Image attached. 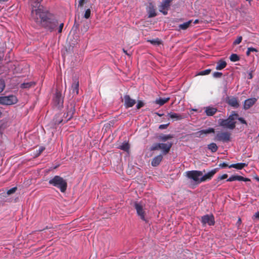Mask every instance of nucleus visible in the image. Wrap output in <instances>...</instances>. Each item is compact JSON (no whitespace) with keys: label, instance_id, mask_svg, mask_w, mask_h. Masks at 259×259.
Here are the masks:
<instances>
[{"label":"nucleus","instance_id":"obj_1","mask_svg":"<svg viewBox=\"0 0 259 259\" xmlns=\"http://www.w3.org/2000/svg\"><path fill=\"white\" fill-rule=\"evenodd\" d=\"M31 19L36 24L40 25L51 31L58 25L57 20L50 13L44 9L43 7L32 9Z\"/></svg>","mask_w":259,"mask_h":259},{"label":"nucleus","instance_id":"obj_2","mask_svg":"<svg viewBox=\"0 0 259 259\" xmlns=\"http://www.w3.org/2000/svg\"><path fill=\"white\" fill-rule=\"evenodd\" d=\"M238 117V114L234 112L227 119H220L219 120V125L226 128L233 130L236 126V121L235 120Z\"/></svg>","mask_w":259,"mask_h":259},{"label":"nucleus","instance_id":"obj_3","mask_svg":"<svg viewBox=\"0 0 259 259\" xmlns=\"http://www.w3.org/2000/svg\"><path fill=\"white\" fill-rule=\"evenodd\" d=\"M50 185L59 189L61 192H65L67 189V183L65 180L59 176H55L49 181Z\"/></svg>","mask_w":259,"mask_h":259},{"label":"nucleus","instance_id":"obj_4","mask_svg":"<svg viewBox=\"0 0 259 259\" xmlns=\"http://www.w3.org/2000/svg\"><path fill=\"white\" fill-rule=\"evenodd\" d=\"M202 175V171L199 170H190L185 172L186 177L194 182L196 184H199L201 183L200 177Z\"/></svg>","mask_w":259,"mask_h":259},{"label":"nucleus","instance_id":"obj_5","mask_svg":"<svg viewBox=\"0 0 259 259\" xmlns=\"http://www.w3.org/2000/svg\"><path fill=\"white\" fill-rule=\"evenodd\" d=\"M231 134L228 132H218L214 138V140L223 142H228L230 141Z\"/></svg>","mask_w":259,"mask_h":259},{"label":"nucleus","instance_id":"obj_6","mask_svg":"<svg viewBox=\"0 0 259 259\" xmlns=\"http://www.w3.org/2000/svg\"><path fill=\"white\" fill-rule=\"evenodd\" d=\"M17 101V98L13 95L0 97V104L3 105H12Z\"/></svg>","mask_w":259,"mask_h":259},{"label":"nucleus","instance_id":"obj_7","mask_svg":"<svg viewBox=\"0 0 259 259\" xmlns=\"http://www.w3.org/2000/svg\"><path fill=\"white\" fill-rule=\"evenodd\" d=\"M134 207L136 210L137 214L140 217L141 219L145 222H147L145 218V211L144 209L143 205L141 203L136 202L134 203Z\"/></svg>","mask_w":259,"mask_h":259},{"label":"nucleus","instance_id":"obj_8","mask_svg":"<svg viewBox=\"0 0 259 259\" xmlns=\"http://www.w3.org/2000/svg\"><path fill=\"white\" fill-rule=\"evenodd\" d=\"M54 105L59 108L63 106V99L60 92L57 90L53 98Z\"/></svg>","mask_w":259,"mask_h":259},{"label":"nucleus","instance_id":"obj_9","mask_svg":"<svg viewBox=\"0 0 259 259\" xmlns=\"http://www.w3.org/2000/svg\"><path fill=\"white\" fill-rule=\"evenodd\" d=\"M171 1L172 0H163L161 3L160 5L159 6V10L163 15H166L167 14V11L169 9Z\"/></svg>","mask_w":259,"mask_h":259},{"label":"nucleus","instance_id":"obj_10","mask_svg":"<svg viewBox=\"0 0 259 259\" xmlns=\"http://www.w3.org/2000/svg\"><path fill=\"white\" fill-rule=\"evenodd\" d=\"M75 112V105L73 103H70L67 106V112L64 114V118L66 119V121L71 119L74 114Z\"/></svg>","mask_w":259,"mask_h":259},{"label":"nucleus","instance_id":"obj_11","mask_svg":"<svg viewBox=\"0 0 259 259\" xmlns=\"http://www.w3.org/2000/svg\"><path fill=\"white\" fill-rule=\"evenodd\" d=\"M219 170V168H214L207 174H205L203 176L202 175L200 178V181L202 182H206L207 181L210 180L213 176L218 172Z\"/></svg>","mask_w":259,"mask_h":259},{"label":"nucleus","instance_id":"obj_12","mask_svg":"<svg viewBox=\"0 0 259 259\" xmlns=\"http://www.w3.org/2000/svg\"><path fill=\"white\" fill-rule=\"evenodd\" d=\"M201 222L203 225L207 224L209 226L214 224V219L212 215L206 214L201 217Z\"/></svg>","mask_w":259,"mask_h":259},{"label":"nucleus","instance_id":"obj_13","mask_svg":"<svg viewBox=\"0 0 259 259\" xmlns=\"http://www.w3.org/2000/svg\"><path fill=\"white\" fill-rule=\"evenodd\" d=\"M136 103V101L132 99L129 95L124 96V105L125 108L132 107Z\"/></svg>","mask_w":259,"mask_h":259},{"label":"nucleus","instance_id":"obj_14","mask_svg":"<svg viewBox=\"0 0 259 259\" xmlns=\"http://www.w3.org/2000/svg\"><path fill=\"white\" fill-rule=\"evenodd\" d=\"M257 99L255 98H250L246 100L244 103V109L247 110L252 107L256 102Z\"/></svg>","mask_w":259,"mask_h":259},{"label":"nucleus","instance_id":"obj_15","mask_svg":"<svg viewBox=\"0 0 259 259\" xmlns=\"http://www.w3.org/2000/svg\"><path fill=\"white\" fill-rule=\"evenodd\" d=\"M234 181L248 182L250 181V180L248 178H244L242 176L237 175L232 176L227 180V182H232Z\"/></svg>","mask_w":259,"mask_h":259},{"label":"nucleus","instance_id":"obj_16","mask_svg":"<svg viewBox=\"0 0 259 259\" xmlns=\"http://www.w3.org/2000/svg\"><path fill=\"white\" fill-rule=\"evenodd\" d=\"M228 104L234 108H238L239 106L237 99L234 97H228L227 99Z\"/></svg>","mask_w":259,"mask_h":259},{"label":"nucleus","instance_id":"obj_17","mask_svg":"<svg viewBox=\"0 0 259 259\" xmlns=\"http://www.w3.org/2000/svg\"><path fill=\"white\" fill-rule=\"evenodd\" d=\"M172 146V143L167 142V143H160V149L162 150L163 154L168 153Z\"/></svg>","mask_w":259,"mask_h":259},{"label":"nucleus","instance_id":"obj_18","mask_svg":"<svg viewBox=\"0 0 259 259\" xmlns=\"http://www.w3.org/2000/svg\"><path fill=\"white\" fill-rule=\"evenodd\" d=\"M205 113L207 116H213L217 112L218 109L216 108L207 106L204 108Z\"/></svg>","mask_w":259,"mask_h":259},{"label":"nucleus","instance_id":"obj_19","mask_svg":"<svg viewBox=\"0 0 259 259\" xmlns=\"http://www.w3.org/2000/svg\"><path fill=\"white\" fill-rule=\"evenodd\" d=\"M162 156L161 154L155 156L151 161V165L154 167L158 166L162 161Z\"/></svg>","mask_w":259,"mask_h":259},{"label":"nucleus","instance_id":"obj_20","mask_svg":"<svg viewBox=\"0 0 259 259\" xmlns=\"http://www.w3.org/2000/svg\"><path fill=\"white\" fill-rule=\"evenodd\" d=\"M167 116L175 120H180L184 118V116L174 112H169L167 114Z\"/></svg>","mask_w":259,"mask_h":259},{"label":"nucleus","instance_id":"obj_21","mask_svg":"<svg viewBox=\"0 0 259 259\" xmlns=\"http://www.w3.org/2000/svg\"><path fill=\"white\" fill-rule=\"evenodd\" d=\"M72 92L75 95H77L79 92V81L77 79L74 80V82L71 86Z\"/></svg>","mask_w":259,"mask_h":259},{"label":"nucleus","instance_id":"obj_22","mask_svg":"<svg viewBox=\"0 0 259 259\" xmlns=\"http://www.w3.org/2000/svg\"><path fill=\"white\" fill-rule=\"evenodd\" d=\"M148 13L149 18L154 17L157 15L156 10L152 4H150L149 6Z\"/></svg>","mask_w":259,"mask_h":259},{"label":"nucleus","instance_id":"obj_23","mask_svg":"<svg viewBox=\"0 0 259 259\" xmlns=\"http://www.w3.org/2000/svg\"><path fill=\"white\" fill-rule=\"evenodd\" d=\"M247 165L245 163H237L236 164H232L229 166V168H235L237 169H242L244 167Z\"/></svg>","mask_w":259,"mask_h":259},{"label":"nucleus","instance_id":"obj_24","mask_svg":"<svg viewBox=\"0 0 259 259\" xmlns=\"http://www.w3.org/2000/svg\"><path fill=\"white\" fill-rule=\"evenodd\" d=\"M227 66V63L226 61H223L222 60H219L217 62V64L216 66V69L218 70H222L225 68Z\"/></svg>","mask_w":259,"mask_h":259},{"label":"nucleus","instance_id":"obj_25","mask_svg":"<svg viewBox=\"0 0 259 259\" xmlns=\"http://www.w3.org/2000/svg\"><path fill=\"white\" fill-rule=\"evenodd\" d=\"M170 100L169 97L164 98H159L155 100V103L159 105L160 106H162L164 105L165 103L167 102Z\"/></svg>","mask_w":259,"mask_h":259},{"label":"nucleus","instance_id":"obj_26","mask_svg":"<svg viewBox=\"0 0 259 259\" xmlns=\"http://www.w3.org/2000/svg\"><path fill=\"white\" fill-rule=\"evenodd\" d=\"M42 0H29L31 4L32 9L33 8H36L39 7H42L40 5V3Z\"/></svg>","mask_w":259,"mask_h":259},{"label":"nucleus","instance_id":"obj_27","mask_svg":"<svg viewBox=\"0 0 259 259\" xmlns=\"http://www.w3.org/2000/svg\"><path fill=\"white\" fill-rule=\"evenodd\" d=\"M207 148L213 153L215 152L218 149V147L217 144L214 143H211L208 145Z\"/></svg>","mask_w":259,"mask_h":259},{"label":"nucleus","instance_id":"obj_28","mask_svg":"<svg viewBox=\"0 0 259 259\" xmlns=\"http://www.w3.org/2000/svg\"><path fill=\"white\" fill-rule=\"evenodd\" d=\"M191 22H192L191 20L188 21L186 22L183 24H180L179 26V27L180 29H182V30L187 29L190 26Z\"/></svg>","mask_w":259,"mask_h":259},{"label":"nucleus","instance_id":"obj_29","mask_svg":"<svg viewBox=\"0 0 259 259\" xmlns=\"http://www.w3.org/2000/svg\"><path fill=\"white\" fill-rule=\"evenodd\" d=\"M54 121L55 124H59L63 122V119H62L61 114H59L55 115L54 118Z\"/></svg>","mask_w":259,"mask_h":259},{"label":"nucleus","instance_id":"obj_30","mask_svg":"<svg viewBox=\"0 0 259 259\" xmlns=\"http://www.w3.org/2000/svg\"><path fill=\"white\" fill-rule=\"evenodd\" d=\"M228 178L227 174H224L222 176H219L215 180H214L213 183L214 185H217L221 180L225 179Z\"/></svg>","mask_w":259,"mask_h":259},{"label":"nucleus","instance_id":"obj_31","mask_svg":"<svg viewBox=\"0 0 259 259\" xmlns=\"http://www.w3.org/2000/svg\"><path fill=\"white\" fill-rule=\"evenodd\" d=\"M201 131H202L201 133H202L203 135H207V134H209L211 133H214V132H215V130L212 127H209L207 129L202 130Z\"/></svg>","mask_w":259,"mask_h":259},{"label":"nucleus","instance_id":"obj_32","mask_svg":"<svg viewBox=\"0 0 259 259\" xmlns=\"http://www.w3.org/2000/svg\"><path fill=\"white\" fill-rule=\"evenodd\" d=\"M173 138V136L171 135H164L159 137V139L160 140L163 142H165L166 141L171 139Z\"/></svg>","mask_w":259,"mask_h":259},{"label":"nucleus","instance_id":"obj_33","mask_svg":"<svg viewBox=\"0 0 259 259\" xmlns=\"http://www.w3.org/2000/svg\"><path fill=\"white\" fill-rule=\"evenodd\" d=\"M119 148L124 151H127L130 149V145L127 143H123L120 146Z\"/></svg>","mask_w":259,"mask_h":259},{"label":"nucleus","instance_id":"obj_34","mask_svg":"<svg viewBox=\"0 0 259 259\" xmlns=\"http://www.w3.org/2000/svg\"><path fill=\"white\" fill-rule=\"evenodd\" d=\"M230 59L232 62H236L239 60V57L236 54H232L230 57Z\"/></svg>","mask_w":259,"mask_h":259},{"label":"nucleus","instance_id":"obj_35","mask_svg":"<svg viewBox=\"0 0 259 259\" xmlns=\"http://www.w3.org/2000/svg\"><path fill=\"white\" fill-rule=\"evenodd\" d=\"M17 187H13L7 191L6 194L8 195L14 193L17 190ZM3 196H6V193H3Z\"/></svg>","mask_w":259,"mask_h":259},{"label":"nucleus","instance_id":"obj_36","mask_svg":"<svg viewBox=\"0 0 259 259\" xmlns=\"http://www.w3.org/2000/svg\"><path fill=\"white\" fill-rule=\"evenodd\" d=\"M160 149V143L154 144L150 148L151 151Z\"/></svg>","mask_w":259,"mask_h":259},{"label":"nucleus","instance_id":"obj_37","mask_svg":"<svg viewBox=\"0 0 259 259\" xmlns=\"http://www.w3.org/2000/svg\"><path fill=\"white\" fill-rule=\"evenodd\" d=\"M5 87L6 84L5 80L3 79H0V94L4 91Z\"/></svg>","mask_w":259,"mask_h":259},{"label":"nucleus","instance_id":"obj_38","mask_svg":"<svg viewBox=\"0 0 259 259\" xmlns=\"http://www.w3.org/2000/svg\"><path fill=\"white\" fill-rule=\"evenodd\" d=\"M211 71V70L210 69H206V70H204L200 71L198 73V75H207V74H209L210 73Z\"/></svg>","mask_w":259,"mask_h":259},{"label":"nucleus","instance_id":"obj_39","mask_svg":"<svg viewBox=\"0 0 259 259\" xmlns=\"http://www.w3.org/2000/svg\"><path fill=\"white\" fill-rule=\"evenodd\" d=\"M223 75V73L220 72H214L212 74V76L214 78H220Z\"/></svg>","mask_w":259,"mask_h":259},{"label":"nucleus","instance_id":"obj_40","mask_svg":"<svg viewBox=\"0 0 259 259\" xmlns=\"http://www.w3.org/2000/svg\"><path fill=\"white\" fill-rule=\"evenodd\" d=\"M242 40V36H238L236 40H235L233 42V44L234 45H237L239 44Z\"/></svg>","mask_w":259,"mask_h":259},{"label":"nucleus","instance_id":"obj_41","mask_svg":"<svg viewBox=\"0 0 259 259\" xmlns=\"http://www.w3.org/2000/svg\"><path fill=\"white\" fill-rule=\"evenodd\" d=\"M151 44L154 45H159L160 44V41L158 39L150 40Z\"/></svg>","mask_w":259,"mask_h":259},{"label":"nucleus","instance_id":"obj_42","mask_svg":"<svg viewBox=\"0 0 259 259\" xmlns=\"http://www.w3.org/2000/svg\"><path fill=\"white\" fill-rule=\"evenodd\" d=\"M90 15H91V10L90 9H88L85 12V13L84 14V17L86 19H88L90 18Z\"/></svg>","mask_w":259,"mask_h":259},{"label":"nucleus","instance_id":"obj_43","mask_svg":"<svg viewBox=\"0 0 259 259\" xmlns=\"http://www.w3.org/2000/svg\"><path fill=\"white\" fill-rule=\"evenodd\" d=\"M201 132H202V131L200 130L197 132L194 133L193 135L195 136V137L202 138V137H203V134Z\"/></svg>","mask_w":259,"mask_h":259},{"label":"nucleus","instance_id":"obj_44","mask_svg":"<svg viewBox=\"0 0 259 259\" xmlns=\"http://www.w3.org/2000/svg\"><path fill=\"white\" fill-rule=\"evenodd\" d=\"M144 105V103L142 101H138V103L136 105V107L138 109H140L141 107H143Z\"/></svg>","mask_w":259,"mask_h":259},{"label":"nucleus","instance_id":"obj_45","mask_svg":"<svg viewBox=\"0 0 259 259\" xmlns=\"http://www.w3.org/2000/svg\"><path fill=\"white\" fill-rule=\"evenodd\" d=\"M86 2L87 0H79L78 7H82Z\"/></svg>","mask_w":259,"mask_h":259},{"label":"nucleus","instance_id":"obj_46","mask_svg":"<svg viewBox=\"0 0 259 259\" xmlns=\"http://www.w3.org/2000/svg\"><path fill=\"white\" fill-rule=\"evenodd\" d=\"M169 124V123H167V124H160L159 126V128L160 130L166 129L168 127Z\"/></svg>","mask_w":259,"mask_h":259},{"label":"nucleus","instance_id":"obj_47","mask_svg":"<svg viewBox=\"0 0 259 259\" xmlns=\"http://www.w3.org/2000/svg\"><path fill=\"white\" fill-rule=\"evenodd\" d=\"M219 167L220 168H226L227 167H229V166L225 162H223L222 163H220L219 165Z\"/></svg>","mask_w":259,"mask_h":259},{"label":"nucleus","instance_id":"obj_48","mask_svg":"<svg viewBox=\"0 0 259 259\" xmlns=\"http://www.w3.org/2000/svg\"><path fill=\"white\" fill-rule=\"evenodd\" d=\"M64 26V23H61L59 24V28H58V32L61 33L62 31L63 27Z\"/></svg>","mask_w":259,"mask_h":259},{"label":"nucleus","instance_id":"obj_49","mask_svg":"<svg viewBox=\"0 0 259 259\" xmlns=\"http://www.w3.org/2000/svg\"><path fill=\"white\" fill-rule=\"evenodd\" d=\"M64 26V23H61L59 24V28H58V32L61 33L62 31L63 27Z\"/></svg>","mask_w":259,"mask_h":259},{"label":"nucleus","instance_id":"obj_50","mask_svg":"<svg viewBox=\"0 0 259 259\" xmlns=\"http://www.w3.org/2000/svg\"><path fill=\"white\" fill-rule=\"evenodd\" d=\"M237 118H238V120L242 124H246L247 123L246 122V121L242 118V117H237Z\"/></svg>","mask_w":259,"mask_h":259},{"label":"nucleus","instance_id":"obj_51","mask_svg":"<svg viewBox=\"0 0 259 259\" xmlns=\"http://www.w3.org/2000/svg\"><path fill=\"white\" fill-rule=\"evenodd\" d=\"M248 51H250V52H257L258 51L257 50V49L254 48H252V47H250V48H248Z\"/></svg>","mask_w":259,"mask_h":259},{"label":"nucleus","instance_id":"obj_52","mask_svg":"<svg viewBox=\"0 0 259 259\" xmlns=\"http://www.w3.org/2000/svg\"><path fill=\"white\" fill-rule=\"evenodd\" d=\"M44 150H45V148H44V147L39 148V149H38V152L36 156H38Z\"/></svg>","mask_w":259,"mask_h":259},{"label":"nucleus","instance_id":"obj_53","mask_svg":"<svg viewBox=\"0 0 259 259\" xmlns=\"http://www.w3.org/2000/svg\"><path fill=\"white\" fill-rule=\"evenodd\" d=\"M22 87L23 88H29L30 87V83H23V84H22Z\"/></svg>","mask_w":259,"mask_h":259},{"label":"nucleus","instance_id":"obj_54","mask_svg":"<svg viewBox=\"0 0 259 259\" xmlns=\"http://www.w3.org/2000/svg\"><path fill=\"white\" fill-rule=\"evenodd\" d=\"M241 220L240 218H239L236 223V225L237 226L238 228L239 227L240 225H241Z\"/></svg>","mask_w":259,"mask_h":259},{"label":"nucleus","instance_id":"obj_55","mask_svg":"<svg viewBox=\"0 0 259 259\" xmlns=\"http://www.w3.org/2000/svg\"><path fill=\"white\" fill-rule=\"evenodd\" d=\"M253 218L255 219H259V211L256 212L253 215Z\"/></svg>","mask_w":259,"mask_h":259},{"label":"nucleus","instance_id":"obj_56","mask_svg":"<svg viewBox=\"0 0 259 259\" xmlns=\"http://www.w3.org/2000/svg\"><path fill=\"white\" fill-rule=\"evenodd\" d=\"M123 52L127 55L130 56V55L127 52V51L123 49Z\"/></svg>","mask_w":259,"mask_h":259},{"label":"nucleus","instance_id":"obj_57","mask_svg":"<svg viewBox=\"0 0 259 259\" xmlns=\"http://www.w3.org/2000/svg\"><path fill=\"white\" fill-rule=\"evenodd\" d=\"M252 78V74H251V73H250L249 74V77H248V78H249V79H251Z\"/></svg>","mask_w":259,"mask_h":259},{"label":"nucleus","instance_id":"obj_58","mask_svg":"<svg viewBox=\"0 0 259 259\" xmlns=\"http://www.w3.org/2000/svg\"><path fill=\"white\" fill-rule=\"evenodd\" d=\"M250 52L248 51V49H247V51L246 52V55L247 56H249L250 55Z\"/></svg>","mask_w":259,"mask_h":259},{"label":"nucleus","instance_id":"obj_59","mask_svg":"<svg viewBox=\"0 0 259 259\" xmlns=\"http://www.w3.org/2000/svg\"><path fill=\"white\" fill-rule=\"evenodd\" d=\"M198 22V20H196L194 22V24H197Z\"/></svg>","mask_w":259,"mask_h":259},{"label":"nucleus","instance_id":"obj_60","mask_svg":"<svg viewBox=\"0 0 259 259\" xmlns=\"http://www.w3.org/2000/svg\"><path fill=\"white\" fill-rule=\"evenodd\" d=\"M158 115L159 116H162L163 115V114H159V113H157Z\"/></svg>","mask_w":259,"mask_h":259},{"label":"nucleus","instance_id":"obj_61","mask_svg":"<svg viewBox=\"0 0 259 259\" xmlns=\"http://www.w3.org/2000/svg\"><path fill=\"white\" fill-rule=\"evenodd\" d=\"M192 110L194 111H197V109H193Z\"/></svg>","mask_w":259,"mask_h":259},{"label":"nucleus","instance_id":"obj_62","mask_svg":"<svg viewBox=\"0 0 259 259\" xmlns=\"http://www.w3.org/2000/svg\"><path fill=\"white\" fill-rule=\"evenodd\" d=\"M2 112L0 111V117H1V116H2Z\"/></svg>","mask_w":259,"mask_h":259},{"label":"nucleus","instance_id":"obj_63","mask_svg":"<svg viewBox=\"0 0 259 259\" xmlns=\"http://www.w3.org/2000/svg\"><path fill=\"white\" fill-rule=\"evenodd\" d=\"M2 57L0 56V61L2 60Z\"/></svg>","mask_w":259,"mask_h":259},{"label":"nucleus","instance_id":"obj_64","mask_svg":"<svg viewBox=\"0 0 259 259\" xmlns=\"http://www.w3.org/2000/svg\"><path fill=\"white\" fill-rule=\"evenodd\" d=\"M246 1L250 2L251 0H246Z\"/></svg>","mask_w":259,"mask_h":259}]
</instances>
